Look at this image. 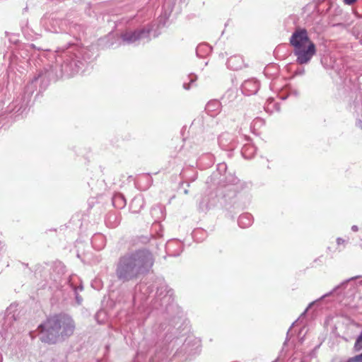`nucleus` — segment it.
Here are the masks:
<instances>
[{"label":"nucleus","mask_w":362,"mask_h":362,"mask_svg":"<svg viewBox=\"0 0 362 362\" xmlns=\"http://www.w3.org/2000/svg\"><path fill=\"white\" fill-rule=\"evenodd\" d=\"M152 258L146 254L138 252L120 259L117 275L122 281H129L146 273L153 266Z\"/></svg>","instance_id":"1"},{"label":"nucleus","mask_w":362,"mask_h":362,"mask_svg":"<svg viewBox=\"0 0 362 362\" xmlns=\"http://www.w3.org/2000/svg\"><path fill=\"white\" fill-rule=\"evenodd\" d=\"M290 44L293 47V53L298 64H308L316 54V46L305 29H296L290 38Z\"/></svg>","instance_id":"2"},{"label":"nucleus","mask_w":362,"mask_h":362,"mask_svg":"<svg viewBox=\"0 0 362 362\" xmlns=\"http://www.w3.org/2000/svg\"><path fill=\"white\" fill-rule=\"evenodd\" d=\"M66 320L65 315H56L49 317L44 325H41L39 328L41 332L44 330L51 334H58L61 329V324L64 323Z\"/></svg>","instance_id":"3"},{"label":"nucleus","mask_w":362,"mask_h":362,"mask_svg":"<svg viewBox=\"0 0 362 362\" xmlns=\"http://www.w3.org/2000/svg\"><path fill=\"white\" fill-rule=\"evenodd\" d=\"M144 33V30L134 31L126 33L122 35L123 40L127 42H134L136 40L141 37L142 34Z\"/></svg>","instance_id":"4"},{"label":"nucleus","mask_w":362,"mask_h":362,"mask_svg":"<svg viewBox=\"0 0 362 362\" xmlns=\"http://www.w3.org/2000/svg\"><path fill=\"white\" fill-rule=\"evenodd\" d=\"M64 325V333L65 335H70L74 332V325L72 320L66 317Z\"/></svg>","instance_id":"5"},{"label":"nucleus","mask_w":362,"mask_h":362,"mask_svg":"<svg viewBox=\"0 0 362 362\" xmlns=\"http://www.w3.org/2000/svg\"><path fill=\"white\" fill-rule=\"evenodd\" d=\"M354 349L357 351H360L362 349V331L355 342Z\"/></svg>","instance_id":"6"},{"label":"nucleus","mask_w":362,"mask_h":362,"mask_svg":"<svg viewBox=\"0 0 362 362\" xmlns=\"http://www.w3.org/2000/svg\"><path fill=\"white\" fill-rule=\"evenodd\" d=\"M346 362H362L360 354L349 358Z\"/></svg>","instance_id":"7"},{"label":"nucleus","mask_w":362,"mask_h":362,"mask_svg":"<svg viewBox=\"0 0 362 362\" xmlns=\"http://www.w3.org/2000/svg\"><path fill=\"white\" fill-rule=\"evenodd\" d=\"M356 1V0H344L345 4H349V5L354 4Z\"/></svg>","instance_id":"8"}]
</instances>
